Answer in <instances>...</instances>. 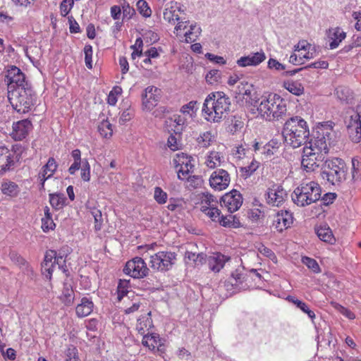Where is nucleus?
Masks as SVG:
<instances>
[{
  "instance_id": "nucleus-8",
  "label": "nucleus",
  "mask_w": 361,
  "mask_h": 361,
  "mask_svg": "<svg viewBox=\"0 0 361 361\" xmlns=\"http://www.w3.org/2000/svg\"><path fill=\"white\" fill-rule=\"evenodd\" d=\"M176 259V254L171 251H160L150 256L149 264L152 269L166 271L171 269Z\"/></svg>"
},
{
  "instance_id": "nucleus-38",
  "label": "nucleus",
  "mask_w": 361,
  "mask_h": 361,
  "mask_svg": "<svg viewBox=\"0 0 361 361\" xmlns=\"http://www.w3.org/2000/svg\"><path fill=\"white\" fill-rule=\"evenodd\" d=\"M335 94L337 98L345 103H351L353 99V92L345 86H339L335 90Z\"/></svg>"
},
{
  "instance_id": "nucleus-50",
  "label": "nucleus",
  "mask_w": 361,
  "mask_h": 361,
  "mask_svg": "<svg viewBox=\"0 0 361 361\" xmlns=\"http://www.w3.org/2000/svg\"><path fill=\"white\" fill-rule=\"evenodd\" d=\"M90 213L94 219V230L96 231H100L102 229L103 223V218L101 210L96 207H92L90 209Z\"/></svg>"
},
{
  "instance_id": "nucleus-31",
  "label": "nucleus",
  "mask_w": 361,
  "mask_h": 361,
  "mask_svg": "<svg viewBox=\"0 0 361 361\" xmlns=\"http://www.w3.org/2000/svg\"><path fill=\"white\" fill-rule=\"evenodd\" d=\"M282 135L283 137V142L285 144L286 149L293 147V118L291 117L288 120L285 124L282 130Z\"/></svg>"
},
{
  "instance_id": "nucleus-29",
  "label": "nucleus",
  "mask_w": 361,
  "mask_h": 361,
  "mask_svg": "<svg viewBox=\"0 0 361 361\" xmlns=\"http://www.w3.org/2000/svg\"><path fill=\"white\" fill-rule=\"evenodd\" d=\"M217 133L212 130H207L200 133L196 138L197 145L202 148H208L216 142Z\"/></svg>"
},
{
  "instance_id": "nucleus-61",
  "label": "nucleus",
  "mask_w": 361,
  "mask_h": 361,
  "mask_svg": "<svg viewBox=\"0 0 361 361\" xmlns=\"http://www.w3.org/2000/svg\"><path fill=\"white\" fill-rule=\"evenodd\" d=\"M297 54L295 53V61H298L299 63H303V59H309L313 57L314 52L311 51H303L299 50V51H296Z\"/></svg>"
},
{
  "instance_id": "nucleus-21",
  "label": "nucleus",
  "mask_w": 361,
  "mask_h": 361,
  "mask_svg": "<svg viewBox=\"0 0 361 361\" xmlns=\"http://www.w3.org/2000/svg\"><path fill=\"white\" fill-rule=\"evenodd\" d=\"M58 164L54 157H49L47 164L42 166L38 178L41 182V189L44 188L45 181L53 176L56 171Z\"/></svg>"
},
{
  "instance_id": "nucleus-14",
  "label": "nucleus",
  "mask_w": 361,
  "mask_h": 361,
  "mask_svg": "<svg viewBox=\"0 0 361 361\" xmlns=\"http://www.w3.org/2000/svg\"><path fill=\"white\" fill-rule=\"evenodd\" d=\"M5 82L7 84L8 92L14 90L18 87H25L27 86L24 73L16 66H12L8 69Z\"/></svg>"
},
{
  "instance_id": "nucleus-16",
  "label": "nucleus",
  "mask_w": 361,
  "mask_h": 361,
  "mask_svg": "<svg viewBox=\"0 0 361 361\" xmlns=\"http://www.w3.org/2000/svg\"><path fill=\"white\" fill-rule=\"evenodd\" d=\"M243 202V198L241 193L237 190H232L226 192L221 197V207L226 208L230 213L238 211Z\"/></svg>"
},
{
  "instance_id": "nucleus-5",
  "label": "nucleus",
  "mask_w": 361,
  "mask_h": 361,
  "mask_svg": "<svg viewBox=\"0 0 361 361\" xmlns=\"http://www.w3.org/2000/svg\"><path fill=\"white\" fill-rule=\"evenodd\" d=\"M8 99L16 111L25 114L35 105V94L29 87H18L8 92Z\"/></svg>"
},
{
  "instance_id": "nucleus-32",
  "label": "nucleus",
  "mask_w": 361,
  "mask_h": 361,
  "mask_svg": "<svg viewBox=\"0 0 361 361\" xmlns=\"http://www.w3.org/2000/svg\"><path fill=\"white\" fill-rule=\"evenodd\" d=\"M14 164L10 150L5 146H0V173L6 171Z\"/></svg>"
},
{
  "instance_id": "nucleus-36",
  "label": "nucleus",
  "mask_w": 361,
  "mask_h": 361,
  "mask_svg": "<svg viewBox=\"0 0 361 361\" xmlns=\"http://www.w3.org/2000/svg\"><path fill=\"white\" fill-rule=\"evenodd\" d=\"M1 190L4 195L11 197H16L20 192L18 185L16 183L10 180L3 182L1 183Z\"/></svg>"
},
{
  "instance_id": "nucleus-22",
  "label": "nucleus",
  "mask_w": 361,
  "mask_h": 361,
  "mask_svg": "<svg viewBox=\"0 0 361 361\" xmlns=\"http://www.w3.org/2000/svg\"><path fill=\"white\" fill-rule=\"evenodd\" d=\"M180 7L176 1L168 3L164 11V19L171 25H174L180 19Z\"/></svg>"
},
{
  "instance_id": "nucleus-4",
  "label": "nucleus",
  "mask_w": 361,
  "mask_h": 361,
  "mask_svg": "<svg viewBox=\"0 0 361 361\" xmlns=\"http://www.w3.org/2000/svg\"><path fill=\"white\" fill-rule=\"evenodd\" d=\"M347 167L341 159L334 158L325 160L320 176L326 183L333 185H339L346 179Z\"/></svg>"
},
{
  "instance_id": "nucleus-23",
  "label": "nucleus",
  "mask_w": 361,
  "mask_h": 361,
  "mask_svg": "<svg viewBox=\"0 0 361 361\" xmlns=\"http://www.w3.org/2000/svg\"><path fill=\"white\" fill-rule=\"evenodd\" d=\"M326 35L331 49H336L346 37V33L338 27L329 28L326 30Z\"/></svg>"
},
{
  "instance_id": "nucleus-56",
  "label": "nucleus",
  "mask_w": 361,
  "mask_h": 361,
  "mask_svg": "<svg viewBox=\"0 0 361 361\" xmlns=\"http://www.w3.org/2000/svg\"><path fill=\"white\" fill-rule=\"evenodd\" d=\"M137 8L140 13L144 17L148 18L151 16L152 10L146 1L139 0L137 2Z\"/></svg>"
},
{
  "instance_id": "nucleus-26",
  "label": "nucleus",
  "mask_w": 361,
  "mask_h": 361,
  "mask_svg": "<svg viewBox=\"0 0 361 361\" xmlns=\"http://www.w3.org/2000/svg\"><path fill=\"white\" fill-rule=\"evenodd\" d=\"M94 308L92 300L87 297L82 298L80 302L75 307V314L78 317L82 318L90 315Z\"/></svg>"
},
{
  "instance_id": "nucleus-3",
  "label": "nucleus",
  "mask_w": 361,
  "mask_h": 361,
  "mask_svg": "<svg viewBox=\"0 0 361 361\" xmlns=\"http://www.w3.org/2000/svg\"><path fill=\"white\" fill-rule=\"evenodd\" d=\"M308 98L297 99L295 102V113L299 115L295 116V148L306 143L309 136L310 130L305 118L301 116H309L312 114L311 105L308 102Z\"/></svg>"
},
{
  "instance_id": "nucleus-33",
  "label": "nucleus",
  "mask_w": 361,
  "mask_h": 361,
  "mask_svg": "<svg viewBox=\"0 0 361 361\" xmlns=\"http://www.w3.org/2000/svg\"><path fill=\"white\" fill-rule=\"evenodd\" d=\"M229 259L226 256L216 253L209 257L208 264L209 269L214 272H219L225 265V263Z\"/></svg>"
},
{
  "instance_id": "nucleus-40",
  "label": "nucleus",
  "mask_w": 361,
  "mask_h": 361,
  "mask_svg": "<svg viewBox=\"0 0 361 361\" xmlns=\"http://www.w3.org/2000/svg\"><path fill=\"white\" fill-rule=\"evenodd\" d=\"M97 130L103 138L110 139L113 135L112 124L107 119H104L99 123Z\"/></svg>"
},
{
  "instance_id": "nucleus-2",
  "label": "nucleus",
  "mask_w": 361,
  "mask_h": 361,
  "mask_svg": "<svg viewBox=\"0 0 361 361\" xmlns=\"http://www.w3.org/2000/svg\"><path fill=\"white\" fill-rule=\"evenodd\" d=\"M258 115L266 120L279 119L286 112V104L283 98L274 93L262 95L257 100L251 101Z\"/></svg>"
},
{
  "instance_id": "nucleus-60",
  "label": "nucleus",
  "mask_w": 361,
  "mask_h": 361,
  "mask_svg": "<svg viewBox=\"0 0 361 361\" xmlns=\"http://www.w3.org/2000/svg\"><path fill=\"white\" fill-rule=\"evenodd\" d=\"M302 262L305 264L310 269L312 270L314 273H318L320 271L319 266L317 261L314 259L308 257H303Z\"/></svg>"
},
{
  "instance_id": "nucleus-12",
  "label": "nucleus",
  "mask_w": 361,
  "mask_h": 361,
  "mask_svg": "<svg viewBox=\"0 0 361 361\" xmlns=\"http://www.w3.org/2000/svg\"><path fill=\"white\" fill-rule=\"evenodd\" d=\"M348 133L350 140L355 143L361 140V106H357L354 111L345 121Z\"/></svg>"
},
{
  "instance_id": "nucleus-20",
  "label": "nucleus",
  "mask_w": 361,
  "mask_h": 361,
  "mask_svg": "<svg viewBox=\"0 0 361 361\" xmlns=\"http://www.w3.org/2000/svg\"><path fill=\"white\" fill-rule=\"evenodd\" d=\"M56 267V252L52 250H47L42 264V273L47 279H51L52 274Z\"/></svg>"
},
{
  "instance_id": "nucleus-1",
  "label": "nucleus",
  "mask_w": 361,
  "mask_h": 361,
  "mask_svg": "<svg viewBox=\"0 0 361 361\" xmlns=\"http://www.w3.org/2000/svg\"><path fill=\"white\" fill-rule=\"evenodd\" d=\"M231 99L224 92H213L205 98L202 116L209 123H220L231 110Z\"/></svg>"
},
{
  "instance_id": "nucleus-51",
  "label": "nucleus",
  "mask_w": 361,
  "mask_h": 361,
  "mask_svg": "<svg viewBox=\"0 0 361 361\" xmlns=\"http://www.w3.org/2000/svg\"><path fill=\"white\" fill-rule=\"evenodd\" d=\"M122 88L119 86H115L112 88L107 96V103L109 105L114 106L118 101V97L122 94Z\"/></svg>"
},
{
  "instance_id": "nucleus-63",
  "label": "nucleus",
  "mask_w": 361,
  "mask_h": 361,
  "mask_svg": "<svg viewBox=\"0 0 361 361\" xmlns=\"http://www.w3.org/2000/svg\"><path fill=\"white\" fill-rule=\"evenodd\" d=\"M11 152L13 160L18 161L22 157L23 153L25 152V147L21 144H15L12 146Z\"/></svg>"
},
{
  "instance_id": "nucleus-10",
  "label": "nucleus",
  "mask_w": 361,
  "mask_h": 361,
  "mask_svg": "<svg viewBox=\"0 0 361 361\" xmlns=\"http://www.w3.org/2000/svg\"><path fill=\"white\" fill-rule=\"evenodd\" d=\"M149 269L145 260L139 257L128 261L123 269V272L134 279H142L147 276Z\"/></svg>"
},
{
  "instance_id": "nucleus-49",
  "label": "nucleus",
  "mask_w": 361,
  "mask_h": 361,
  "mask_svg": "<svg viewBox=\"0 0 361 361\" xmlns=\"http://www.w3.org/2000/svg\"><path fill=\"white\" fill-rule=\"evenodd\" d=\"M259 165L260 164L259 161L255 159H252L248 165L240 167V172L243 176L246 177L250 176L255 171L257 170V169L259 167Z\"/></svg>"
},
{
  "instance_id": "nucleus-11",
  "label": "nucleus",
  "mask_w": 361,
  "mask_h": 361,
  "mask_svg": "<svg viewBox=\"0 0 361 361\" xmlns=\"http://www.w3.org/2000/svg\"><path fill=\"white\" fill-rule=\"evenodd\" d=\"M192 157L184 153L176 154L173 159V164L176 170L179 179L184 180L188 178V174L192 172L194 165L192 164Z\"/></svg>"
},
{
  "instance_id": "nucleus-28",
  "label": "nucleus",
  "mask_w": 361,
  "mask_h": 361,
  "mask_svg": "<svg viewBox=\"0 0 361 361\" xmlns=\"http://www.w3.org/2000/svg\"><path fill=\"white\" fill-rule=\"evenodd\" d=\"M224 154L217 151L212 150L209 151L205 157V165L211 169H214L224 162Z\"/></svg>"
},
{
  "instance_id": "nucleus-34",
  "label": "nucleus",
  "mask_w": 361,
  "mask_h": 361,
  "mask_svg": "<svg viewBox=\"0 0 361 361\" xmlns=\"http://www.w3.org/2000/svg\"><path fill=\"white\" fill-rule=\"evenodd\" d=\"M315 230L318 238L321 240L330 244H333L335 242L332 231L326 224L321 225Z\"/></svg>"
},
{
  "instance_id": "nucleus-30",
  "label": "nucleus",
  "mask_w": 361,
  "mask_h": 361,
  "mask_svg": "<svg viewBox=\"0 0 361 361\" xmlns=\"http://www.w3.org/2000/svg\"><path fill=\"white\" fill-rule=\"evenodd\" d=\"M142 343L152 351L160 350L159 348L162 345L161 340L157 334H149L147 333L146 335H144Z\"/></svg>"
},
{
  "instance_id": "nucleus-48",
  "label": "nucleus",
  "mask_w": 361,
  "mask_h": 361,
  "mask_svg": "<svg viewBox=\"0 0 361 361\" xmlns=\"http://www.w3.org/2000/svg\"><path fill=\"white\" fill-rule=\"evenodd\" d=\"M253 91V88L251 85L247 82L243 84L241 83V85L238 86V94L242 95L243 99H250V103L251 104L252 99L257 100L255 98H252V92Z\"/></svg>"
},
{
  "instance_id": "nucleus-42",
  "label": "nucleus",
  "mask_w": 361,
  "mask_h": 361,
  "mask_svg": "<svg viewBox=\"0 0 361 361\" xmlns=\"http://www.w3.org/2000/svg\"><path fill=\"white\" fill-rule=\"evenodd\" d=\"M200 210L213 221L219 223L221 218V211L216 207L202 206Z\"/></svg>"
},
{
  "instance_id": "nucleus-9",
  "label": "nucleus",
  "mask_w": 361,
  "mask_h": 361,
  "mask_svg": "<svg viewBox=\"0 0 361 361\" xmlns=\"http://www.w3.org/2000/svg\"><path fill=\"white\" fill-rule=\"evenodd\" d=\"M201 28L196 24L188 25V22H178L175 27L174 33L185 43L195 42L201 34Z\"/></svg>"
},
{
  "instance_id": "nucleus-17",
  "label": "nucleus",
  "mask_w": 361,
  "mask_h": 361,
  "mask_svg": "<svg viewBox=\"0 0 361 361\" xmlns=\"http://www.w3.org/2000/svg\"><path fill=\"white\" fill-rule=\"evenodd\" d=\"M161 97V90L154 87L149 86L142 94V109L145 111H151L155 107Z\"/></svg>"
},
{
  "instance_id": "nucleus-55",
  "label": "nucleus",
  "mask_w": 361,
  "mask_h": 361,
  "mask_svg": "<svg viewBox=\"0 0 361 361\" xmlns=\"http://www.w3.org/2000/svg\"><path fill=\"white\" fill-rule=\"evenodd\" d=\"M123 305L125 314H129L138 310L140 302L139 301V298H135L133 300L132 305H129L128 300L126 299L123 300Z\"/></svg>"
},
{
  "instance_id": "nucleus-7",
  "label": "nucleus",
  "mask_w": 361,
  "mask_h": 361,
  "mask_svg": "<svg viewBox=\"0 0 361 361\" xmlns=\"http://www.w3.org/2000/svg\"><path fill=\"white\" fill-rule=\"evenodd\" d=\"M321 188L314 181L304 180L295 189V204L300 207H305L317 202L321 197Z\"/></svg>"
},
{
  "instance_id": "nucleus-37",
  "label": "nucleus",
  "mask_w": 361,
  "mask_h": 361,
  "mask_svg": "<svg viewBox=\"0 0 361 361\" xmlns=\"http://www.w3.org/2000/svg\"><path fill=\"white\" fill-rule=\"evenodd\" d=\"M44 216L42 219V229L44 232L48 233L54 230L56 224L54 222L50 209L48 207H45L44 209Z\"/></svg>"
},
{
  "instance_id": "nucleus-53",
  "label": "nucleus",
  "mask_w": 361,
  "mask_h": 361,
  "mask_svg": "<svg viewBox=\"0 0 361 361\" xmlns=\"http://www.w3.org/2000/svg\"><path fill=\"white\" fill-rule=\"evenodd\" d=\"M65 198L63 195L59 194H50L49 202L51 205L56 209H59L64 205Z\"/></svg>"
},
{
  "instance_id": "nucleus-39",
  "label": "nucleus",
  "mask_w": 361,
  "mask_h": 361,
  "mask_svg": "<svg viewBox=\"0 0 361 361\" xmlns=\"http://www.w3.org/2000/svg\"><path fill=\"white\" fill-rule=\"evenodd\" d=\"M75 298V293L70 285H64L62 293L60 296L61 301L66 306H71L73 304Z\"/></svg>"
},
{
  "instance_id": "nucleus-19",
  "label": "nucleus",
  "mask_w": 361,
  "mask_h": 361,
  "mask_svg": "<svg viewBox=\"0 0 361 361\" xmlns=\"http://www.w3.org/2000/svg\"><path fill=\"white\" fill-rule=\"evenodd\" d=\"M286 197L287 193L281 185H273L268 189L267 203L272 207H279Z\"/></svg>"
},
{
  "instance_id": "nucleus-52",
  "label": "nucleus",
  "mask_w": 361,
  "mask_h": 361,
  "mask_svg": "<svg viewBox=\"0 0 361 361\" xmlns=\"http://www.w3.org/2000/svg\"><path fill=\"white\" fill-rule=\"evenodd\" d=\"M257 250L262 256L267 257L269 259L274 263L277 262V257L275 253L269 247L263 244H259L257 247Z\"/></svg>"
},
{
  "instance_id": "nucleus-6",
  "label": "nucleus",
  "mask_w": 361,
  "mask_h": 361,
  "mask_svg": "<svg viewBox=\"0 0 361 361\" xmlns=\"http://www.w3.org/2000/svg\"><path fill=\"white\" fill-rule=\"evenodd\" d=\"M334 137L335 133L331 124H322L317 128L314 140L310 142V146L305 147L312 148L313 152L326 158L329 150V147L334 142Z\"/></svg>"
},
{
  "instance_id": "nucleus-35",
  "label": "nucleus",
  "mask_w": 361,
  "mask_h": 361,
  "mask_svg": "<svg viewBox=\"0 0 361 361\" xmlns=\"http://www.w3.org/2000/svg\"><path fill=\"white\" fill-rule=\"evenodd\" d=\"M130 288V281L127 280H120L117 287L118 300L121 301L127 296V300H129L130 297L134 296V293L128 290Z\"/></svg>"
},
{
  "instance_id": "nucleus-58",
  "label": "nucleus",
  "mask_w": 361,
  "mask_h": 361,
  "mask_svg": "<svg viewBox=\"0 0 361 361\" xmlns=\"http://www.w3.org/2000/svg\"><path fill=\"white\" fill-rule=\"evenodd\" d=\"M185 180H187L188 187L194 189L200 188L203 184V179L199 176H190L188 174V178Z\"/></svg>"
},
{
  "instance_id": "nucleus-43",
  "label": "nucleus",
  "mask_w": 361,
  "mask_h": 361,
  "mask_svg": "<svg viewBox=\"0 0 361 361\" xmlns=\"http://www.w3.org/2000/svg\"><path fill=\"white\" fill-rule=\"evenodd\" d=\"M280 145L281 143L276 139H272L263 147L262 153L270 157L278 151Z\"/></svg>"
},
{
  "instance_id": "nucleus-59",
  "label": "nucleus",
  "mask_w": 361,
  "mask_h": 361,
  "mask_svg": "<svg viewBox=\"0 0 361 361\" xmlns=\"http://www.w3.org/2000/svg\"><path fill=\"white\" fill-rule=\"evenodd\" d=\"M82 166L81 169L80 176L81 178L85 181L89 182L90 180V165L87 159L82 161Z\"/></svg>"
},
{
  "instance_id": "nucleus-47",
  "label": "nucleus",
  "mask_w": 361,
  "mask_h": 361,
  "mask_svg": "<svg viewBox=\"0 0 361 361\" xmlns=\"http://www.w3.org/2000/svg\"><path fill=\"white\" fill-rule=\"evenodd\" d=\"M295 306L303 313L306 314L312 321L315 318L314 311H312L310 306L305 302L298 299H295Z\"/></svg>"
},
{
  "instance_id": "nucleus-41",
  "label": "nucleus",
  "mask_w": 361,
  "mask_h": 361,
  "mask_svg": "<svg viewBox=\"0 0 361 361\" xmlns=\"http://www.w3.org/2000/svg\"><path fill=\"white\" fill-rule=\"evenodd\" d=\"M167 146L172 151H176L181 148V132L174 130L168 137Z\"/></svg>"
},
{
  "instance_id": "nucleus-64",
  "label": "nucleus",
  "mask_w": 361,
  "mask_h": 361,
  "mask_svg": "<svg viewBox=\"0 0 361 361\" xmlns=\"http://www.w3.org/2000/svg\"><path fill=\"white\" fill-rule=\"evenodd\" d=\"M66 361H80L78 352L75 347L68 348L66 350Z\"/></svg>"
},
{
  "instance_id": "nucleus-62",
  "label": "nucleus",
  "mask_w": 361,
  "mask_h": 361,
  "mask_svg": "<svg viewBox=\"0 0 361 361\" xmlns=\"http://www.w3.org/2000/svg\"><path fill=\"white\" fill-rule=\"evenodd\" d=\"M73 0H63L60 4V11L62 16H66L73 7Z\"/></svg>"
},
{
  "instance_id": "nucleus-15",
  "label": "nucleus",
  "mask_w": 361,
  "mask_h": 361,
  "mask_svg": "<svg viewBox=\"0 0 361 361\" xmlns=\"http://www.w3.org/2000/svg\"><path fill=\"white\" fill-rule=\"evenodd\" d=\"M210 187L216 191L226 190L230 183L231 176L226 170L219 169H216L211 174L209 179Z\"/></svg>"
},
{
  "instance_id": "nucleus-46",
  "label": "nucleus",
  "mask_w": 361,
  "mask_h": 361,
  "mask_svg": "<svg viewBox=\"0 0 361 361\" xmlns=\"http://www.w3.org/2000/svg\"><path fill=\"white\" fill-rule=\"evenodd\" d=\"M221 71L215 69L209 71L205 76V80L207 82L211 85H218L221 82Z\"/></svg>"
},
{
  "instance_id": "nucleus-54",
  "label": "nucleus",
  "mask_w": 361,
  "mask_h": 361,
  "mask_svg": "<svg viewBox=\"0 0 361 361\" xmlns=\"http://www.w3.org/2000/svg\"><path fill=\"white\" fill-rule=\"evenodd\" d=\"M154 199L159 204H164L167 202L168 195L160 187H155L154 190Z\"/></svg>"
},
{
  "instance_id": "nucleus-13",
  "label": "nucleus",
  "mask_w": 361,
  "mask_h": 361,
  "mask_svg": "<svg viewBox=\"0 0 361 361\" xmlns=\"http://www.w3.org/2000/svg\"><path fill=\"white\" fill-rule=\"evenodd\" d=\"M300 152L301 153V166L307 171H314L326 159L313 152L310 147H304Z\"/></svg>"
},
{
  "instance_id": "nucleus-44",
  "label": "nucleus",
  "mask_w": 361,
  "mask_h": 361,
  "mask_svg": "<svg viewBox=\"0 0 361 361\" xmlns=\"http://www.w3.org/2000/svg\"><path fill=\"white\" fill-rule=\"evenodd\" d=\"M351 176L353 182L361 180V162L357 157L352 159Z\"/></svg>"
},
{
  "instance_id": "nucleus-24",
  "label": "nucleus",
  "mask_w": 361,
  "mask_h": 361,
  "mask_svg": "<svg viewBox=\"0 0 361 361\" xmlns=\"http://www.w3.org/2000/svg\"><path fill=\"white\" fill-rule=\"evenodd\" d=\"M266 59L264 52H256L252 55L242 56L237 61V64L240 67L248 66H257Z\"/></svg>"
},
{
  "instance_id": "nucleus-18",
  "label": "nucleus",
  "mask_w": 361,
  "mask_h": 361,
  "mask_svg": "<svg viewBox=\"0 0 361 361\" xmlns=\"http://www.w3.org/2000/svg\"><path fill=\"white\" fill-rule=\"evenodd\" d=\"M12 128L11 137L15 140H22L28 135L30 131L32 129V124L28 119H23L14 122Z\"/></svg>"
},
{
  "instance_id": "nucleus-45",
  "label": "nucleus",
  "mask_w": 361,
  "mask_h": 361,
  "mask_svg": "<svg viewBox=\"0 0 361 361\" xmlns=\"http://www.w3.org/2000/svg\"><path fill=\"white\" fill-rule=\"evenodd\" d=\"M197 102L196 101H190L188 104L183 105L180 109V112L185 115L188 116L190 118L196 115L197 111Z\"/></svg>"
},
{
  "instance_id": "nucleus-57",
  "label": "nucleus",
  "mask_w": 361,
  "mask_h": 361,
  "mask_svg": "<svg viewBox=\"0 0 361 361\" xmlns=\"http://www.w3.org/2000/svg\"><path fill=\"white\" fill-rule=\"evenodd\" d=\"M84 54H85V66L87 68H92V47L90 44H86L84 47Z\"/></svg>"
},
{
  "instance_id": "nucleus-25",
  "label": "nucleus",
  "mask_w": 361,
  "mask_h": 361,
  "mask_svg": "<svg viewBox=\"0 0 361 361\" xmlns=\"http://www.w3.org/2000/svg\"><path fill=\"white\" fill-rule=\"evenodd\" d=\"M275 222L276 228L281 232L290 227L293 222V217L292 214L288 211H281V213H278Z\"/></svg>"
},
{
  "instance_id": "nucleus-27",
  "label": "nucleus",
  "mask_w": 361,
  "mask_h": 361,
  "mask_svg": "<svg viewBox=\"0 0 361 361\" xmlns=\"http://www.w3.org/2000/svg\"><path fill=\"white\" fill-rule=\"evenodd\" d=\"M153 327L151 312L141 315L137 321L136 329L141 335H146L149 330Z\"/></svg>"
}]
</instances>
